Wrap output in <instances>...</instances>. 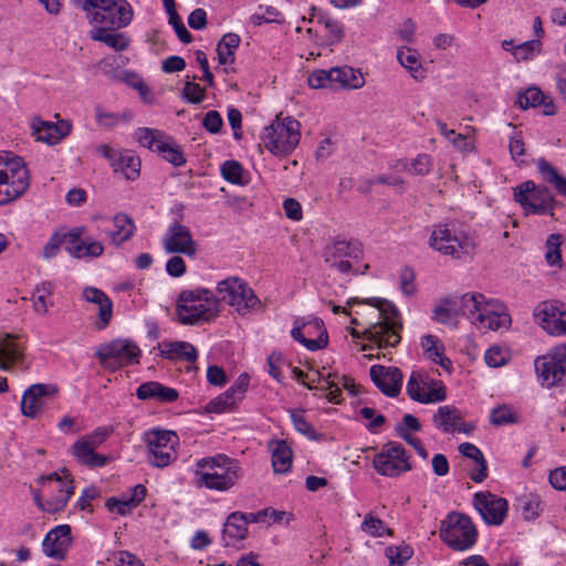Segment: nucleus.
Returning a JSON list of instances; mask_svg holds the SVG:
<instances>
[{"instance_id":"obj_1","label":"nucleus","mask_w":566,"mask_h":566,"mask_svg":"<svg viewBox=\"0 0 566 566\" xmlns=\"http://www.w3.org/2000/svg\"><path fill=\"white\" fill-rule=\"evenodd\" d=\"M360 301L353 297L348 305L358 304ZM378 311V321L370 323L364 332V338L375 344L378 348L396 347L401 340L402 322L398 308L388 300L370 297L361 301Z\"/></svg>"},{"instance_id":"obj_2","label":"nucleus","mask_w":566,"mask_h":566,"mask_svg":"<svg viewBox=\"0 0 566 566\" xmlns=\"http://www.w3.org/2000/svg\"><path fill=\"white\" fill-rule=\"evenodd\" d=\"M198 485L226 492L232 489L242 475L239 462L224 454L206 457L197 462Z\"/></svg>"},{"instance_id":"obj_3","label":"nucleus","mask_w":566,"mask_h":566,"mask_svg":"<svg viewBox=\"0 0 566 566\" xmlns=\"http://www.w3.org/2000/svg\"><path fill=\"white\" fill-rule=\"evenodd\" d=\"M176 312L182 325L207 323L219 315V300L207 289L185 290L178 295Z\"/></svg>"},{"instance_id":"obj_4","label":"nucleus","mask_w":566,"mask_h":566,"mask_svg":"<svg viewBox=\"0 0 566 566\" xmlns=\"http://www.w3.org/2000/svg\"><path fill=\"white\" fill-rule=\"evenodd\" d=\"M91 24L119 30L133 19V8L127 0H84L77 2Z\"/></svg>"},{"instance_id":"obj_5","label":"nucleus","mask_w":566,"mask_h":566,"mask_svg":"<svg viewBox=\"0 0 566 566\" xmlns=\"http://www.w3.org/2000/svg\"><path fill=\"white\" fill-rule=\"evenodd\" d=\"M363 245L357 240H346L340 237L334 238L324 249V261L331 269H335L343 274H365L369 264H363Z\"/></svg>"},{"instance_id":"obj_6","label":"nucleus","mask_w":566,"mask_h":566,"mask_svg":"<svg viewBox=\"0 0 566 566\" xmlns=\"http://www.w3.org/2000/svg\"><path fill=\"white\" fill-rule=\"evenodd\" d=\"M29 187V172L21 157L0 154V205L21 196Z\"/></svg>"},{"instance_id":"obj_7","label":"nucleus","mask_w":566,"mask_h":566,"mask_svg":"<svg viewBox=\"0 0 566 566\" xmlns=\"http://www.w3.org/2000/svg\"><path fill=\"white\" fill-rule=\"evenodd\" d=\"M262 139L265 148L274 156H287L300 143L301 124L291 116L284 118L277 116L264 128Z\"/></svg>"},{"instance_id":"obj_8","label":"nucleus","mask_w":566,"mask_h":566,"mask_svg":"<svg viewBox=\"0 0 566 566\" xmlns=\"http://www.w3.org/2000/svg\"><path fill=\"white\" fill-rule=\"evenodd\" d=\"M429 243L436 251L457 260L472 256L476 248L473 238L463 232H457L449 224L436 226Z\"/></svg>"},{"instance_id":"obj_9","label":"nucleus","mask_w":566,"mask_h":566,"mask_svg":"<svg viewBox=\"0 0 566 566\" xmlns=\"http://www.w3.org/2000/svg\"><path fill=\"white\" fill-rule=\"evenodd\" d=\"M440 538L454 551H465L472 547L478 537V531L472 520L460 512H451L441 521Z\"/></svg>"},{"instance_id":"obj_10","label":"nucleus","mask_w":566,"mask_h":566,"mask_svg":"<svg viewBox=\"0 0 566 566\" xmlns=\"http://www.w3.org/2000/svg\"><path fill=\"white\" fill-rule=\"evenodd\" d=\"M147 442V461L151 467L166 468L177 459L179 437L175 431L153 429L144 434Z\"/></svg>"},{"instance_id":"obj_11","label":"nucleus","mask_w":566,"mask_h":566,"mask_svg":"<svg viewBox=\"0 0 566 566\" xmlns=\"http://www.w3.org/2000/svg\"><path fill=\"white\" fill-rule=\"evenodd\" d=\"M95 356L102 367L116 370L123 366L132 365L139 361L140 349L129 340L114 339L109 343L101 344Z\"/></svg>"},{"instance_id":"obj_12","label":"nucleus","mask_w":566,"mask_h":566,"mask_svg":"<svg viewBox=\"0 0 566 566\" xmlns=\"http://www.w3.org/2000/svg\"><path fill=\"white\" fill-rule=\"evenodd\" d=\"M513 195L515 201L522 206L526 214H552L555 200L545 186L527 180L516 186L513 189Z\"/></svg>"},{"instance_id":"obj_13","label":"nucleus","mask_w":566,"mask_h":566,"mask_svg":"<svg viewBox=\"0 0 566 566\" xmlns=\"http://www.w3.org/2000/svg\"><path fill=\"white\" fill-rule=\"evenodd\" d=\"M135 136L143 147L158 153L168 163L175 166H182L186 163L180 147L165 132L142 127L136 130Z\"/></svg>"},{"instance_id":"obj_14","label":"nucleus","mask_w":566,"mask_h":566,"mask_svg":"<svg viewBox=\"0 0 566 566\" xmlns=\"http://www.w3.org/2000/svg\"><path fill=\"white\" fill-rule=\"evenodd\" d=\"M541 385L546 388L559 386L566 375V343L555 346L534 361Z\"/></svg>"},{"instance_id":"obj_15","label":"nucleus","mask_w":566,"mask_h":566,"mask_svg":"<svg viewBox=\"0 0 566 566\" xmlns=\"http://www.w3.org/2000/svg\"><path fill=\"white\" fill-rule=\"evenodd\" d=\"M375 470L385 476H398L411 469L405 448L397 442H389L382 447L373 460Z\"/></svg>"},{"instance_id":"obj_16","label":"nucleus","mask_w":566,"mask_h":566,"mask_svg":"<svg viewBox=\"0 0 566 566\" xmlns=\"http://www.w3.org/2000/svg\"><path fill=\"white\" fill-rule=\"evenodd\" d=\"M96 151L106 158L115 172H122L126 179L139 177L140 159L132 150H117L106 144L97 146Z\"/></svg>"},{"instance_id":"obj_17","label":"nucleus","mask_w":566,"mask_h":566,"mask_svg":"<svg viewBox=\"0 0 566 566\" xmlns=\"http://www.w3.org/2000/svg\"><path fill=\"white\" fill-rule=\"evenodd\" d=\"M62 472L64 474L63 476L53 472L49 475H42L39 479L40 483L44 486H51L53 482L56 484L54 488L56 495L46 500L45 512L48 513L62 511L74 492L73 480L71 479L69 471L64 469Z\"/></svg>"},{"instance_id":"obj_18","label":"nucleus","mask_w":566,"mask_h":566,"mask_svg":"<svg viewBox=\"0 0 566 566\" xmlns=\"http://www.w3.org/2000/svg\"><path fill=\"white\" fill-rule=\"evenodd\" d=\"M163 245L168 253H182L187 256H195L197 253V243L190 230L178 221L169 226L163 238Z\"/></svg>"},{"instance_id":"obj_19","label":"nucleus","mask_w":566,"mask_h":566,"mask_svg":"<svg viewBox=\"0 0 566 566\" xmlns=\"http://www.w3.org/2000/svg\"><path fill=\"white\" fill-rule=\"evenodd\" d=\"M474 507L488 524L500 525L506 516L509 504L505 499L490 492H478L474 494Z\"/></svg>"},{"instance_id":"obj_20","label":"nucleus","mask_w":566,"mask_h":566,"mask_svg":"<svg viewBox=\"0 0 566 566\" xmlns=\"http://www.w3.org/2000/svg\"><path fill=\"white\" fill-rule=\"evenodd\" d=\"M31 135L38 142L46 143L48 145H56L66 137L72 130V124L69 120H60L52 123L44 120L41 117H33L30 122Z\"/></svg>"},{"instance_id":"obj_21","label":"nucleus","mask_w":566,"mask_h":566,"mask_svg":"<svg viewBox=\"0 0 566 566\" xmlns=\"http://www.w3.org/2000/svg\"><path fill=\"white\" fill-rule=\"evenodd\" d=\"M84 228L78 227L66 232L65 250L76 259L97 258L104 252V245L97 240L83 239Z\"/></svg>"},{"instance_id":"obj_22","label":"nucleus","mask_w":566,"mask_h":566,"mask_svg":"<svg viewBox=\"0 0 566 566\" xmlns=\"http://www.w3.org/2000/svg\"><path fill=\"white\" fill-rule=\"evenodd\" d=\"M57 392L54 385L35 384L29 387L21 400V412L24 417L34 419L38 417L40 409L45 400Z\"/></svg>"},{"instance_id":"obj_23","label":"nucleus","mask_w":566,"mask_h":566,"mask_svg":"<svg viewBox=\"0 0 566 566\" xmlns=\"http://www.w3.org/2000/svg\"><path fill=\"white\" fill-rule=\"evenodd\" d=\"M370 378L376 387L388 397H396L401 389L402 373L397 367L374 365L369 370Z\"/></svg>"},{"instance_id":"obj_24","label":"nucleus","mask_w":566,"mask_h":566,"mask_svg":"<svg viewBox=\"0 0 566 566\" xmlns=\"http://www.w3.org/2000/svg\"><path fill=\"white\" fill-rule=\"evenodd\" d=\"M539 325L551 335H566V312L559 311L554 304L544 302L534 313Z\"/></svg>"},{"instance_id":"obj_25","label":"nucleus","mask_w":566,"mask_h":566,"mask_svg":"<svg viewBox=\"0 0 566 566\" xmlns=\"http://www.w3.org/2000/svg\"><path fill=\"white\" fill-rule=\"evenodd\" d=\"M71 527L63 524L51 530L44 537L42 546L46 556L63 559L71 545Z\"/></svg>"},{"instance_id":"obj_26","label":"nucleus","mask_w":566,"mask_h":566,"mask_svg":"<svg viewBox=\"0 0 566 566\" xmlns=\"http://www.w3.org/2000/svg\"><path fill=\"white\" fill-rule=\"evenodd\" d=\"M318 380H324L326 382L325 386L321 387V390L327 391L326 398L332 403H340L342 401V390L339 385L347 390L350 395L356 396L360 392V386L356 385L354 379L349 376L343 375L339 377V381L335 382L332 378L335 377L333 374L328 373L327 375H323L317 371Z\"/></svg>"},{"instance_id":"obj_27","label":"nucleus","mask_w":566,"mask_h":566,"mask_svg":"<svg viewBox=\"0 0 566 566\" xmlns=\"http://www.w3.org/2000/svg\"><path fill=\"white\" fill-rule=\"evenodd\" d=\"M313 326L317 329H319V335L316 339H308L304 336L303 329L307 328V334L311 332L308 328H311L310 323L302 322L301 319H295L294 326L291 331V336L302 345H304L310 350H318L323 349L328 344V335L326 329L324 328V324L321 319L315 318Z\"/></svg>"},{"instance_id":"obj_28","label":"nucleus","mask_w":566,"mask_h":566,"mask_svg":"<svg viewBox=\"0 0 566 566\" xmlns=\"http://www.w3.org/2000/svg\"><path fill=\"white\" fill-rule=\"evenodd\" d=\"M251 522L247 517V513L232 512L223 525L222 542L224 546H232L237 542L244 539L248 534V525Z\"/></svg>"},{"instance_id":"obj_29","label":"nucleus","mask_w":566,"mask_h":566,"mask_svg":"<svg viewBox=\"0 0 566 566\" xmlns=\"http://www.w3.org/2000/svg\"><path fill=\"white\" fill-rule=\"evenodd\" d=\"M437 428L446 433L463 432L469 433L471 429L462 421L461 412L453 406H441L433 416Z\"/></svg>"},{"instance_id":"obj_30","label":"nucleus","mask_w":566,"mask_h":566,"mask_svg":"<svg viewBox=\"0 0 566 566\" xmlns=\"http://www.w3.org/2000/svg\"><path fill=\"white\" fill-rule=\"evenodd\" d=\"M397 60L416 82H422L427 77V70L422 65L420 54L416 49L410 46L398 48Z\"/></svg>"},{"instance_id":"obj_31","label":"nucleus","mask_w":566,"mask_h":566,"mask_svg":"<svg viewBox=\"0 0 566 566\" xmlns=\"http://www.w3.org/2000/svg\"><path fill=\"white\" fill-rule=\"evenodd\" d=\"M158 348L160 349L161 356L169 360H185L193 363L198 358L196 347L188 342H163L158 344Z\"/></svg>"},{"instance_id":"obj_32","label":"nucleus","mask_w":566,"mask_h":566,"mask_svg":"<svg viewBox=\"0 0 566 566\" xmlns=\"http://www.w3.org/2000/svg\"><path fill=\"white\" fill-rule=\"evenodd\" d=\"M517 103L521 108L542 106L544 115L551 116L556 113V106L549 96H546L537 87H528L517 96Z\"/></svg>"},{"instance_id":"obj_33","label":"nucleus","mask_w":566,"mask_h":566,"mask_svg":"<svg viewBox=\"0 0 566 566\" xmlns=\"http://www.w3.org/2000/svg\"><path fill=\"white\" fill-rule=\"evenodd\" d=\"M136 396L140 400L155 399L159 402H172L179 397L175 388L166 387L157 381L143 382L136 390Z\"/></svg>"},{"instance_id":"obj_34","label":"nucleus","mask_w":566,"mask_h":566,"mask_svg":"<svg viewBox=\"0 0 566 566\" xmlns=\"http://www.w3.org/2000/svg\"><path fill=\"white\" fill-rule=\"evenodd\" d=\"M407 392L412 400L422 403L440 402L446 399V391L442 386L423 391L420 384V376L417 373L411 374L407 382Z\"/></svg>"},{"instance_id":"obj_35","label":"nucleus","mask_w":566,"mask_h":566,"mask_svg":"<svg viewBox=\"0 0 566 566\" xmlns=\"http://www.w3.org/2000/svg\"><path fill=\"white\" fill-rule=\"evenodd\" d=\"M13 334L0 335V369L9 370L23 357V348L17 343Z\"/></svg>"},{"instance_id":"obj_36","label":"nucleus","mask_w":566,"mask_h":566,"mask_svg":"<svg viewBox=\"0 0 566 566\" xmlns=\"http://www.w3.org/2000/svg\"><path fill=\"white\" fill-rule=\"evenodd\" d=\"M332 81L334 90H357L365 84L361 72L350 66L332 67Z\"/></svg>"},{"instance_id":"obj_37","label":"nucleus","mask_w":566,"mask_h":566,"mask_svg":"<svg viewBox=\"0 0 566 566\" xmlns=\"http://www.w3.org/2000/svg\"><path fill=\"white\" fill-rule=\"evenodd\" d=\"M114 31L108 28H95L90 31V38L93 41L104 43L116 52L125 51L130 44L129 36Z\"/></svg>"},{"instance_id":"obj_38","label":"nucleus","mask_w":566,"mask_h":566,"mask_svg":"<svg viewBox=\"0 0 566 566\" xmlns=\"http://www.w3.org/2000/svg\"><path fill=\"white\" fill-rule=\"evenodd\" d=\"M72 453L80 463L90 468L104 467L108 461L105 455L96 453L95 448L82 438L72 446Z\"/></svg>"},{"instance_id":"obj_39","label":"nucleus","mask_w":566,"mask_h":566,"mask_svg":"<svg viewBox=\"0 0 566 566\" xmlns=\"http://www.w3.org/2000/svg\"><path fill=\"white\" fill-rule=\"evenodd\" d=\"M460 453L469 459H472L476 469L470 472V478L475 483H481L488 476V463L482 451L470 442H463L459 446Z\"/></svg>"},{"instance_id":"obj_40","label":"nucleus","mask_w":566,"mask_h":566,"mask_svg":"<svg viewBox=\"0 0 566 566\" xmlns=\"http://www.w3.org/2000/svg\"><path fill=\"white\" fill-rule=\"evenodd\" d=\"M421 346L427 356L436 364H439L443 369L450 370L452 363L444 356V346L437 336L426 335L422 337Z\"/></svg>"},{"instance_id":"obj_41","label":"nucleus","mask_w":566,"mask_h":566,"mask_svg":"<svg viewBox=\"0 0 566 566\" xmlns=\"http://www.w3.org/2000/svg\"><path fill=\"white\" fill-rule=\"evenodd\" d=\"M231 307L242 316L262 308V302L250 287H243L231 304Z\"/></svg>"},{"instance_id":"obj_42","label":"nucleus","mask_w":566,"mask_h":566,"mask_svg":"<svg viewBox=\"0 0 566 566\" xmlns=\"http://www.w3.org/2000/svg\"><path fill=\"white\" fill-rule=\"evenodd\" d=\"M536 167L545 182L552 185L559 195L566 196V178L559 175L555 167L544 158L536 161Z\"/></svg>"},{"instance_id":"obj_43","label":"nucleus","mask_w":566,"mask_h":566,"mask_svg":"<svg viewBox=\"0 0 566 566\" xmlns=\"http://www.w3.org/2000/svg\"><path fill=\"white\" fill-rule=\"evenodd\" d=\"M292 465V450L283 441H275L272 447V467L276 473H286Z\"/></svg>"},{"instance_id":"obj_44","label":"nucleus","mask_w":566,"mask_h":566,"mask_svg":"<svg viewBox=\"0 0 566 566\" xmlns=\"http://www.w3.org/2000/svg\"><path fill=\"white\" fill-rule=\"evenodd\" d=\"M241 39L235 33H227L217 45L218 61L221 65L232 64L234 53L239 48Z\"/></svg>"},{"instance_id":"obj_45","label":"nucleus","mask_w":566,"mask_h":566,"mask_svg":"<svg viewBox=\"0 0 566 566\" xmlns=\"http://www.w3.org/2000/svg\"><path fill=\"white\" fill-rule=\"evenodd\" d=\"M249 286L243 280L231 276L218 283L217 292L219 294V302L223 301L231 306L243 287Z\"/></svg>"},{"instance_id":"obj_46","label":"nucleus","mask_w":566,"mask_h":566,"mask_svg":"<svg viewBox=\"0 0 566 566\" xmlns=\"http://www.w3.org/2000/svg\"><path fill=\"white\" fill-rule=\"evenodd\" d=\"M114 226L116 230L112 233V239L115 244L119 245L133 237L135 224L127 214H116L114 217Z\"/></svg>"},{"instance_id":"obj_47","label":"nucleus","mask_w":566,"mask_h":566,"mask_svg":"<svg viewBox=\"0 0 566 566\" xmlns=\"http://www.w3.org/2000/svg\"><path fill=\"white\" fill-rule=\"evenodd\" d=\"M458 303V297L442 300L433 310V318L441 324L450 323L459 315Z\"/></svg>"},{"instance_id":"obj_48","label":"nucleus","mask_w":566,"mask_h":566,"mask_svg":"<svg viewBox=\"0 0 566 566\" xmlns=\"http://www.w3.org/2000/svg\"><path fill=\"white\" fill-rule=\"evenodd\" d=\"M459 314L467 316L473 323V316H478L480 305L484 303V295L482 294H464L458 297Z\"/></svg>"},{"instance_id":"obj_49","label":"nucleus","mask_w":566,"mask_h":566,"mask_svg":"<svg viewBox=\"0 0 566 566\" xmlns=\"http://www.w3.org/2000/svg\"><path fill=\"white\" fill-rule=\"evenodd\" d=\"M412 554V547L407 544L389 546L385 551V555L389 559L390 566H403V564L411 558Z\"/></svg>"},{"instance_id":"obj_50","label":"nucleus","mask_w":566,"mask_h":566,"mask_svg":"<svg viewBox=\"0 0 566 566\" xmlns=\"http://www.w3.org/2000/svg\"><path fill=\"white\" fill-rule=\"evenodd\" d=\"M222 177L230 184L244 185L247 181L243 180V167L237 160H227L221 166Z\"/></svg>"},{"instance_id":"obj_51","label":"nucleus","mask_w":566,"mask_h":566,"mask_svg":"<svg viewBox=\"0 0 566 566\" xmlns=\"http://www.w3.org/2000/svg\"><path fill=\"white\" fill-rule=\"evenodd\" d=\"M238 401L229 395V391L219 395L214 399L210 400L206 407L205 411L208 413H221L227 410H231L235 407Z\"/></svg>"},{"instance_id":"obj_52","label":"nucleus","mask_w":566,"mask_h":566,"mask_svg":"<svg viewBox=\"0 0 566 566\" xmlns=\"http://www.w3.org/2000/svg\"><path fill=\"white\" fill-rule=\"evenodd\" d=\"M541 45L539 40L526 41L514 46L513 56L517 62L532 60L541 52Z\"/></svg>"},{"instance_id":"obj_53","label":"nucleus","mask_w":566,"mask_h":566,"mask_svg":"<svg viewBox=\"0 0 566 566\" xmlns=\"http://www.w3.org/2000/svg\"><path fill=\"white\" fill-rule=\"evenodd\" d=\"M511 324V316L503 306L501 310L489 316L481 325L480 328H488L491 331H497L500 328H507Z\"/></svg>"},{"instance_id":"obj_54","label":"nucleus","mask_w":566,"mask_h":566,"mask_svg":"<svg viewBox=\"0 0 566 566\" xmlns=\"http://www.w3.org/2000/svg\"><path fill=\"white\" fill-rule=\"evenodd\" d=\"M431 158L429 155L420 154L411 160L410 165L403 164V169L411 175L426 176L431 170Z\"/></svg>"},{"instance_id":"obj_55","label":"nucleus","mask_w":566,"mask_h":566,"mask_svg":"<svg viewBox=\"0 0 566 566\" xmlns=\"http://www.w3.org/2000/svg\"><path fill=\"white\" fill-rule=\"evenodd\" d=\"M361 530L375 537H380L385 533L391 535V530L387 528L380 518L370 514L366 515L364 522L361 523Z\"/></svg>"},{"instance_id":"obj_56","label":"nucleus","mask_w":566,"mask_h":566,"mask_svg":"<svg viewBox=\"0 0 566 566\" xmlns=\"http://www.w3.org/2000/svg\"><path fill=\"white\" fill-rule=\"evenodd\" d=\"M562 244V235L551 234L546 240L545 259L549 265H557L562 261L559 247Z\"/></svg>"},{"instance_id":"obj_57","label":"nucleus","mask_w":566,"mask_h":566,"mask_svg":"<svg viewBox=\"0 0 566 566\" xmlns=\"http://www.w3.org/2000/svg\"><path fill=\"white\" fill-rule=\"evenodd\" d=\"M307 82L312 88H332V90H334L333 81H332V69L328 71H326V70L313 71L308 75Z\"/></svg>"},{"instance_id":"obj_58","label":"nucleus","mask_w":566,"mask_h":566,"mask_svg":"<svg viewBox=\"0 0 566 566\" xmlns=\"http://www.w3.org/2000/svg\"><path fill=\"white\" fill-rule=\"evenodd\" d=\"M65 243L66 244V233L60 234L59 232H55L51 235L46 244L43 247V259L50 260L57 255L60 252L61 245Z\"/></svg>"},{"instance_id":"obj_59","label":"nucleus","mask_w":566,"mask_h":566,"mask_svg":"<svg viewBox=\"0 0 566 566\" xmlns=\"http://www.w3.org/2000/svg\"><path fill=\"white\" fill-rule=\"evenodd\" d=\"M491 422L494 426H503L506 423L516 422V415L507 406H500L494 408L491 412Z\"/></svg>"},{"instance_id":"obj_60","label":"nucleus","mask_w":566,"mask_h":566,"mask_svg":"<svg viewBox=\"0 0 566 566\" xmlns=\"http://www.w3.org/2000/svg\"><path fill=\"white\" fill-rule=\"evenodd\" d=\"M291 419L294 424V428L302 434L314 439L315 438V430L313 426L305 419L303 411H291Z\"/></svg>"},{"instance_id":"obj_61","label":"nucleus","mask_w":566,"mask_h":566,"mask_svg":"<svg viewBox=\"0 0 566 566\" xmlns=\"http://www.w3.org/2000/svg\"><path fill=\"white\" fill-rule=\"evenodd\" d=\"M504 305L496 300L486 301L480 305L478 316H473V324L481 325L489 316L501 310Z\"/></svg>"},{"instance_id":"obj_62","label":"nucleus","mask_w":566,"mask_h":566,"mask_svg":"<svg viewBox=\"0 0 566 566\" xmlns=\"http://www.w3.org/2000/svg\"><path fill=\"white\" fill-rule=\"evenodd\" d=\"M113 432H114V428L112 426L98 427L92 433L82 437V439L85 440L88 444L93 446L96 449Z\"/></svg>"},{"instance_id":"obj_63","label":"nucleus","mask_w":566,"mask_h":566,"mask_svg":"<svg viewBox=\"0 0 566 566\" xmlns=\"http://www.w3.org/2000/svg\"><path fill=\"white\" fill-rule=\"evenodd\" d=\"M106 509L112 513L125 516L129 514L135 507L130 506V502L125 499L109 497L105 502Z\"/></svg>"},{"instance_id":"obj_64","label":"nucleus","mask_w":566,"mask_h":566,"mask_svg":"<svg viewBox=\"0 0 566 566\" xmlns=\"http://www.w3.org/2000/svg\"><path fill=\"white\" fill-rule=\"evenodd\" d=\"M184 97L192 104L201 103L206 97L205 88L193 82H187L184 87Z\"/></svg>"}]
</instances>
